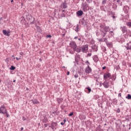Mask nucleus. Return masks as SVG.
Wrapping results in <instances>:
<instances>
[{
    "mask_svg": "<svg viewBox=\"0 0 131 131\" xmlns=\"http://www.w3.org/2000/svg\"><path fill=\"white\" fill-rule=\"evenodd\" d=\"M100 27L101 35L102 36V37H105V36H106V33H107V32H109L111 29L110 28H109V27H106L103 25H100Z\"/></svg>",
    "mask_w": 131,
    "mask_h": 131,
    "instance_id": "f257e3e1",
    "label": "nucleus"
},
{
    "mask_svg": "<svg viewBox=\"0 0 131 131\" xmlns=\"http://www.w3.org/2000/svg\"><path fill=\"white\" fill-rule=\"evenodd\" d=\"M70 46L75 52H77V53H80L81 52V48L80 47H77L75 41H71L70 43Z\"/></svg>",
    "mask_w": 131,
    "mask_h": 131,
    "instance_id": "f03ea898",
    "label": "nucleus"
},
{
    "mask_svg": "<svg viewBox=\"0 0 131 131\" xmlns=\"http://www.w3.org/2000/svg\"><path fill=\"white\" fill-rule=\"evenodd\" d=\"M27 20L30 22V24H34V17H33L30 14H28L26 16Z\"/></svg>",
    "mask_w": 131,
    "mask_h": 131,
    "instance_id": "7ed1b4c3",
    "label": "nucleus"
},
{
    "mask_svg": "<svg viewBox=\"0 0 131 131\" xmlns=\"http://www.w3.org/2000/svg\"><path fill=\"white\" fill-rule=\"evenodd\" d=\"M80 48L82 53H87L88 51H89V45H83Z\"/></svg>",
    "mask_w": 131,
    "mask_h": 131,
    "instance_id": "20e7f679",
    "label": "nucleus"
},
{
    "mask_svg": "<svg viewBox=\"0 0 131 131\" xmlns=\"http://www.w3.org/2000/svg\"><path fill=\"white\" fill-rule=\"evenodd\" d=\"M51 124V125L50 127H51L52 129H57V126H58V124L57 122H52Z\"/></svg>",
    "mask_w": 131,
    "mask_h": 131,
    "instance_id": "39448f33",
    "label": "nucleus"
},
{
    "mask_svg": "<svg viewBox=\"0 0 131 131\" xmlns=\"http://www.w3.org/2000/svg\"><path fill=\"white\" fill-rule=\"evenodd\" d=\"M109 77H111V74H110V73L104 74L103 78L104 79H105V80H106V79H108Z\"/></svg>",
    "mask_w": 131,
    "mask_h": 131,
    "instance_id": "423d86ee",
    "label": "nucleus"
},
{
    "mask_svg": "<svg viewBox=\"0 0 131 131\" xmlns=\"http://www.w3.org/2000/svg\"><path fill=\"white\" fill-rule=\"evenodd\" d=\"M85 72L86 73H88V74H90V73L92 72V69L91 68V67H90V66L88 65L87 68H85Z\"/></svg>",
    "mask_w": 131,
    "mask_h": 131,
    "instance_id": "0eeeda50",
    "label": "nucleus"
},
{
    "mask_svg": "<svg viewBox=\"0 0 131 131\" xmlns=\"http://www.w3.org/2000/svg\"><path fill=\"white\" fill-rule=\"evenodd\" d=\"M103 85L105 89H108L109 88V82L107 81V80H105L103 83Z\"/></svg>",
    "mask_w": 131,
    "mask_h": 131,
    "instance_id": "6e6552de",
    "label": "nucleus"
},
{
    "mask_svg": "<svg viewBox=\"0 0 131 131\" xmlns=\"http://www.w3.org/2000/svg\"><path fill=\"white\" fill-rule=\"evenodd\" d=\"M5 112H6L5 105H2L0 108V113H2V114H5Z\"/></svg>",
    "mask_w": 131,
    "mask_h": 131,
    "instance_id": "1a4fd4ad",
    "label": "nucleus"
},
{
    "mask_svg": "<svg viewBox=\"0 0 131 131\" xmlns=\"http://www.w3.org/2000/svg\"><path fill=\"white\" fill-rule=\"evenodd\" d=\"M3 34H4V35H6V36H10V33H11V31H7V30H4L3 31Z\"/></svg>",
    "mask_w": 131,
    "mask_h": 131,
    "instance_id": "9d476101",
    "label": "nucleus"
},
{
    "mask_svg": "<svg viewBox=\"0 0 131 131\" xmlns=\"http://www.w3.org/2000/svg\"><path fill=\"white\" fill-rule=\"evenodd\" d=\"M121 29L123 33H126L127 32V29H126V27H121Z\"/></svg>",
    "mask_w": 131,
    "mask_h": 131,
    "instance_id": "9b49d317",
    "label": "nucleus"
},
{
    "mask_svg": "<svg viewBox=\"0 0 131 131\" xmlns=\"http://www.w3.org/2000/svg\"><path fill=\"white\" fill-rule=\"evenodd\" d=\"M77 16H80L83 15V11L81 10H79L76 12Z\"/></svg>",
    "mask_w": 131,
    "mask_h": 131,
    "instance_id": "f8f14e48",
    "label": "nucleus"
},
{
    "mask_svg": "<svg viewBox=\"0 0 131 131\" xmlns=\"http://www.w3.org/2000/svg\"><path fill=\"white\" fill-rule=\"evenodd\" d=\"M89 6L88 5H84L83 6V11H84V12H86L87 11H89Z\"/></svg>",
    "mask_w": 131,
    "mask_h": 131,
    "instance_id": "ddd939ff",
    "label": "nucleus"
},
{
    "mask_svg": "<svg viewBox=\"0 0 131 131\" xmlns=\"http://www.w3.org/2000/svg\"><path fill=\"white\" fill-rule=\"evenodd\" d=\"M106 45L108 48H112L113 47V43L112 42H106Z\"/></svg>",
    "mask_w": 131,
    "mask_h": 131,
    "instance_id": "4468645a",
    "label": "nucleus"
},
{
    "mask_svg": "<svg viewBox=\"0 0 131 131\" xmlns=\"http://www.w3.org/2000/svg\"><path fill=\"white\" fill-rule=\"evenodd\" d=\"M93 60L95 62H97L99 61V57H98L97 55H94L93 57Z\"/></svg>",
    "mask_w": 131,
    "mask_h": 131,
    "instance_id": "2eb2a0df",
    "label": "nucleus"
},
{
    "mask_svg": "<svg viewBox=\"0 0 131 131\" xmlns=\"http://www.w3.org/2000/svg\"><path fill=\"white\" fill-rule=\"evenodd\" d=\"M123 11H124V13L125 14H127V13H128V7H127V6L124 7Z\"/></svg>",
    "mask_w": 131,
    "mask_h": 131,
    "instance_id": "dca6fc26",
    "label": "nucleus"
},
{
    "mask_svg": "<svg viewBox=\"0 0 131 131\" xmlns=\"http://www.w3.org/2000/svg\"><path fill=\"white\" fill-rule=\"evenodd\" d=\"M97 48V46H96L95 44L93 45L92 46V50H94V51L95 52H97V51H98V50H96V48Z\"/></svg>",
    "mask_w": 131,
    "mask_h": 131,
    "instance_id": "f3484780",
    "label": "nucleus"
},
{
    "mask_svg": "<svg viewBox=\"0 0 131 131\" xmlns=\"http://www.w3.org/2000/svg\"><path fill=\"white\" fill-rule=\"evenodd\" d=\"M62 8L63 9H66L67 8V4L66 2L62 3Z\"/></svg>",
    "mask_w": 131,
    "mask_h": 131,
    "instance_id": "a211bd4d",
    "label": "nucleus"
},
{
    "mask_svg": "<svg viewBox=\"0 0 131 131\" xmlns=\"http://www.w3.org/2000/svg\"><path fill=\"white\" fill-rule=\"evenodd\" d=\"M85 90L88 91V92H87L88 94H90L92 92V89L90 87L86 88Z\"/></svg>",
    "mask_w": 131,
    "mask_h": 131,
    "instance_id": "6ab92c4d",
    "label": "nucleus"
},
{
    "mask_svg": "<svg viewBox=\"0 0 131 131\" xmlns=\"http://www.w3.org/2000/svg\"><path fill=\"white\" fill-rule=\"evenodd\" d=\"M42 122L45 123H47V122H48V118L45 117L42 120Z\"/></svg>",
    "mask_w": 131,
    "mask_h": 131,
    "instance_id": "aec40b11",
    "label": "nucleus"
},
{
    "mask_svg": "<svg viewBox=\"0 0 131 131\" xmlns=\"http://www.w3.org/2000/svg\"><path fill=\"white\" fill-rule=\"evenodd\" d=\"M33 104H39V102H38L37 100L34 99L33 100Z\"/></svg>",
    "mask_w": 131,
    "mask_h": 131,
    "instance_id": "412c9836",
    "label": "nucleus"
},
{
    "mask_svg": "<svg viewBox=\"0 0 131 131\" xmlns=\"http://www.w3.org/2000/svg\"><path fill=\"white\" fill-rule=\"evenodd\" d=\"M62 101H63V99H62V98H57V101L58 102V103L59 104H60V103H61V102H62Z\"/></svg>",
    "mask_w": 131,
    "mask_h": 131,
    "instance_id": "4be33fe9",
    "label": "nucleus"
},
{
    "mask_svg": "<svg viewBox=\"0 0 131 131\" xmlns=\"http://www.w3.org/2000/svg\"><path fill=\"white\" fill-rule=\"evenodd\" d=\"M24 21H25V18H24V17H23V16H21V17L20 18L21 23H23V22H24Z\"/></svg>",
    "mask_w": 131,
    "mask_h": 131,
    "instance_id": "5701e85b",
    "label": "nucleus"
},
{
    "mask_svg": "<svg viewBox=\"0 0 131 131\" xmlns=\"http://www.w3.org/2000/svg\"><path fill=\"white\" fill-rule=\"evenodd\" d=\"M127 50H131V46L129 45V43H127V47H126Z\"/></svg>",
    "mask_w": 131,
    "mask_h": 131,
    "instance_id": "b1692460",
    "label": "nucleus"
},
{
    "mask_svg": "<svg viewBox=\"0 0 131 131\" xmlns=\"http://www.w3.org/2000/svg\"><path fill=\"white\" fill-rule=\"evenodd\" d=\"M96 131H101V125H99L96 129Z\"/></svg>",
    "mask_w": 131,
    "mask_h": 131,
    "instance_id": "393cba45",
    "label": "nucleus"
},
{
    "mask_svg": "<svg viewBox=\"0 0 131 131\" xmlns=\"http://www.w3.org/2000/svg\"><path fill=\"white\" fill-rule=\"evenodd\" d=\"M126 98L128 99V100H130V99H131V95H130V94H128L127 96L126 97Z\"/></svg>",
    "mask_w": 131,
    "mask_h": 131,
    "instance_id": "a878e982",
    "label": "nucleus"
},
{
    "mask_svg": "<svg viewBox=\"0 0 131 131\" xmlns=\"http://www.w3.org/2000/svg\"><path fill=\"white\" fill-rule=\"evenodd\" d=\"M10 70L14 71V69H16V67H14L13 66H12L10 68Z\"/></svg>",
    "mask_w": 131,
    "mask_h": 131,
    "instance_id": "bb28decb",
    "label": "nucleus"
},
{
    "mask_svg": "<svg viewBox=\"0 0 131 131\" xmlns=\"http://www.w3.org/2000/svg\"><path fill=\"white\" fill-rule=\"evenodd\" d=\"M110 34H111V35L112 36H114V33L113 32V31H111L109 32Z\"/></svg>",
    "mask_w": 131,
    "mask_h": 131,
    "instance_id": "cd10ccee",
    "label": "nucleus"
},
{
    "mask_svg": "<svg viewBox=\"0 0 131 131\" xmlns=\"http://www.w3.org/2000/svg\"><path fill=\"white\" fill-rule=\"evenodd\" d=\"M78 28H79V26L78 25H77L76 28L75 29V31L76 32H77L78 31Z\"/></svg>",
    "mask_w": 131,
    "mask_h": 131,
    "instance_id": "c85d7f7f",
    "label": "nucleus"
},
{
    "mask_svg": "<svg viewBox=\"0 0 131 131\" xmlns=\"http://www.w3.org/2000/svg\"><path fill=\"white\" fill-rule=\"evenodd\" d=\"M126 25L127 26H129V27H131V22H127V23H126Z\"/></svg>",
    "mask_w": 131,
    "mask_h": 131,
    "instance_id": "c756f323",
    "label": "nucleus"
},
{
    "mask_svg": "<svg viewBox=\"0 0 131 131\" xmlns=\"http://www.w3.org/2000/svg\"><path fill=\"white\" fill-rule=\"evenodd\" d=\"M103 39V41L104 42H105L106 43H107V42H108V41L107 40V38H104Z\"/></svg>",
    "mask_w": 131,
    "mask_h": 131,
    "instance_id": "7c9ffc66",
    "label": "nucleus"
},
{
    "mask_svg": "<svg viewBox=\"0 0 131 131\" xmlns=\"http://www.w3.org/2000/svg\"><path fill=\"white\" fill-rule=\"evenodd\" d=\"M4 114H6L7 117H9V114H8V112H7V110H5V112H4Z\"/></svg>",
    "mask_w": 131,
    "mask_h": 131,
    "instance_id": "2f4dec72",
    "label": "nucleus"
},
{
    "mask_svg": "<svg viewBox=\"0 0 131 131\" xmlns=\"http://www.w3.org/2000/svg\"><path fill=\"white\" fill-rule=\"evenodd\" d=\"M98 41H99V42H104V40L102 38L99 39L98 40Z\"/></svg>",
    "mask_w": 131,
    "mask_h": 131,
    "instance_id": "473e14b6",
    "label": "nucleus"
},
{
    "mask_svg": "<svg viewBox=\"0 0 131 131\" xmlns=\"http://www.w3.org/2000/svg\"><path fill=\"white\" fill-rule=\"evenodd\" d=\"M106 2H107V0H102V5H105Z\"/></svg>",
    "mask_w": 131,
    "mask_h": 131,
    "instance_id": "72a5a7b5",
    "label": "nucleus"
},
{
    "mask_svg": "<svg viewBox=\"0 0 131 131\" xmlns=\"http://www.w3.org/2000/svg\"><path fill=\"white\" fill-rule=\"evenodd\" d=\"M117 113H120V108H117Z\"/></svg>",
    "mask_w": 131,
    "mask_h": 131,
    "instance_id": "f704fd0d",
    "label": "nucleus"
},
{
    "mask_svg": "<svg viewBox=\"0 0 131 131\" xmlns=\"http://www.w3.org/2000/svg\"><path fill=\"white\" fill-rule=\"evenodd\" d=\"M36 28H37V30H40V27L39 26H36Z\"/></svg>",
    "mask_w": 131,
    "mask_h": 131,
    "instance_id": "c9c22d12",
    "label": "nucleus"
},
{
    "mask_svg": "<svg viewBox=\"0 0 131 131\" xmlns=\"http://www.w3.org/2000/svg\"><path fill=\"white\" fill-rule=\"evenodd\" d=\"M73 112H71V113L69 114V116H72L73 115Z\"/></svg>",
    "mask_w": 131,
    "mask_h": 131,
    "instance_id": "e433bc0d",
    "label": "nucleus"
},
{
    "mask_svg": "<svg viewBox=\"0 0 131 131\" xmlns=\"http://www.w3.org/2000/svg\"><path fill=\"white\" fill-rule=\"evenodd\" d=\"M91 56H92V53H88L87 57H91Z\"/></svg>",
    "mask_w": 131,
    "mask_h": 131,
    "instance_id": "4c0bfd02",
    "label": "nucleus"
},
{
    "mask_svg": "<svg viewBox=\"0 0 131 131\" xmlns=\"http://www.w3.org/2000/svg\"><path fill=\"white\" fill-rule=\"evenodd\" d=\"M82 24H83V23H84V22H85V20H84V18H83L82 19Z\"/></svg>",
    "mask_w": 131,
    "mask_h": 131,
    "instance_id": "58836bf2",
    "label": "nucleus"
},
{
    "mask_svg": "<svg viewBox=\"0 0 131 131\" xmlns=\"http://www.w3.org/2000/svg\"><path fill=\"white\" fill-rule=\"evenodd\" d=\"M93 2V0H88V3H89V4L90 3H92Z\"/></svg>",
    "mask_w": 131,
    "mask_h": 131,
    "instance_id": "ea45409f",
    "label": "nucleus"
},
{
    "mask_svg": "<svg viewBox=\"0 0 131 131\" xmlns=\"http://www.w3.org/2000/svg\"><path fill=\"white\" fill-rule=\"evenodd\" d=\"M116 69L117 70H118V69H119V66H117V67H116Z\"/></svg>",
    "mask_w": 131,
    "mask_h": 131,
    "instance_id": "a19ab883",
    "label": "nucleus"
},
{
    "mask_svg": "<svg viewBox=\"0 0 131 131\" xmlns=\"http://www.w3.org/2000/svg\"><path fill=\"white\" fill-rule=\"evenodd\" d=\"M23 120H24V121H25V120H26V118L24 117H23Z\"/></svg>",
    "mask_w": 131,
    "mask_h": 131,
    "instance_id": "79ce46f5",
    "label": "nucleus"
},
{
    "mask_svg": "<svg viewBox=\"0 0 131 131\" xmlns=\"http://www.w3.org/2000/svg\"><path fill=\"white\" fill-rule=\"evenodd\" d=\"M47 37L49 38V37H52V36L51 35H48L47 36Z\"/></svg>",
    "mask_w": 131,
    "mask_h": 131,
    "instance_id": "37998d69",
    "label": "nucleus"
},
{
    "mask_svg": "<svg viewBox=\"0 0 131 131\" xmlns=\"http://www.w3.org/2000/svg\"><path fill=\"white\" fill-rule=\"evenodd\" d=\"M74 77H75V78H77V77H78V75H75Z\"/></svg>",
    "mask_w": 131,
    "mask_h": 131,
    "instance_id": "c03bdc74",
    "label": "nucleus"
},
{
    "mask_svg": "<svg viewBox=\"0 0 131 131\" xmlns=\"http://www.w3.org/2000/svg\"><path fill=\"white\" fill-rule=\"evenodd\" d=\"M86 63H87V64H88V65H90L91 63H90V62H89V60H87L86 61Z\"/></svg>",
    "mask_w": 131,
    "mask_h": 131,
    "instance_id": "a18cd8bd",
    "label": "nucleus"
},
{
    "mask_svg": "<svg viewBox=\"0 0 131 131\" xmlns=\"http://www.w3.org/2000/svg\"><path fill=\"white\" fill-rule=\"evenodd\" d=\"M60 124H61V125H64V124H65V122H61V123H60Z\"/></svg>",
    "mask_w": 131,
    "mask_h": 131,
    "instance_id": "49530a36",
    "label": "nucleus"
},
{
    "mask_svg": "<svg viewBox=\"0 0 131 131\" xmlns=\"http://www.w3.org/2000/svg\"><path fill=\"white\" fill-rule=\"evenodd\" d=\"M128 117V118H129V119H130L131 118V116L130 115H127V116H126V117Z\"/></svg>",
    "mask_w": 131,
    "mask_h": 131,
    "instance_id": "de8ad7c7",
    "label": "nucleus"
},
{
    "mask_svg": "<svg viewBox=\"0 0 131 131\" xmlns=\"http://www.w3.org/2000/svg\"><path fill=\"white\" fill-rule=\"evenodd\" d=\"M16 60H20L21 59V56H20V58H18V57L15 58Z\"/></svg>",
    "mask_w": 131,
    "mask_h": 131,
    "instance_id": "09e8293b",
    "label": "nucleus"
},
{
    "mask_svg": "<svg viewBox=\"0 0 131 131\" xmlns=\"http://www.w3.org/2000/svg\"><path fill=\"white\" fill-rule=\"evenodd\" d=\"M61 17H65V14H64V13H62Z\"/></svg>",
    "mask_w": 131,
    "mask_h": 131,
    "instance_id": "8fccbe9b",
    "label": "nucleus"
},
{
    "mask_svg": "<svg viewBox=\"0 0 131 131\" xmlns=\"http://www.w3.org/2000/svg\"><path fill=\"white\" fill-rule=\"evenodd\" d=\"M105 69H106V67H102V70H105Z\"/></svg>",
    "mask_w": 131,
    "mask_h": 131,
    "instance_id": "3c124183",
    "label": "nucleus"
},
{
    "mask_svg": "<svg viewBox=\"0 0 131 131\" xmlns=\"http://www.w3.org/2000/svg\"><path fill=\"white\" fill-rule=\"evenodd\" d=\"M70 53L71 54H74V52L73 51H70Z\"/></svg>",
    "mask_w": 131,
    "mask_h": 131,
    "instance_id": "603ef678",
    "label": "nucleus"
},
{
    "mask_svg": "<svg viewBox=\"0 0 131 131\" xmlns=\"http://www.w3.org/2000/svg\"><path fill=\"white\" fill-rule=\"evenodd\" d=\"M118 97H121V93H119V94Z\"/></svg>",
    "mask_w": 131,
    "mask_h": 131,
    "instance_id": "864d4df0",
    "label": "nucleus"
},
{
    "mask_svg": "<svg viewBox=\"0 0 131 131\" xmlns=\"http://www.w3.org/2000/svg\"><path fill=\"white\" fill-rule=\"evenodd\" d=\"M6 61H7V62H9V58H7V59H6Z\"/></svg>",
    "mask_w": 131,
    "mask_h": 131,
    "instance_id": "5fc2aeb1",
    "label": "nucleus"
},
{
    "mask_svg": "<svg viewBox=\"0 0 131 131\" xmlns=\"http://www.w3.org/2000/svg\"><path fill=\"white\" fill-rule=\"evenodd\" d=\"M44 125H45V127H48V124H45Z\"/></svg>",
    "mask_w": 131,
    "mask_h": 131,
    "instance_id": "6e6d98bb",
    "label": "nucleus"
},
{
    "mask_svg": "<svg viewBox=\"0 0 131 131\" xmlns=\"http://www.w3.org/2000/svg\"><path fill=\"white\" fill-rule=\"evenodd\" d=\"M23 129H24V128H23V127H21V128H20V130H23Z\"/></svg>",
    "mask_w": 131,
    "mask_h": 131,
    "instance_id": "4d7b16f0",
    "label": "nucleus"
},
{
    "mask_svg": "<svg viewBox=\"0 0 131 131\" xmlns=\"http://www.w3.org/2000/svg\"><path fill=\"white\" fill-rule=\"evenodd\" d=\"M120 2V0H117V3H119Z\"/></svg>",
    "mask_w": 131,
    "mask_h": 131,
    "instance_id": "13d9d810",
    "label": "nucleus"
},
{
    "mask_svg": "<svg viewBox=\"0 0 131 131\" xmlns=\"http://www.w3.org/2000/svg\"><path fill=\"white\" fill-rule=\"evenodd\" d=\"M70 73V72H68V73H67V75H69Z\"/></svg>",
    "mask_w": 131,
    "mask_h": 131,
    "instance_id": "bf43d9fd",
    "label": "nucleus"
},
{
    "mask_svg": "<svg viewBox=\"0 0 131 131\" xmlns=\"http://www.w3.org/2000/svg\"><path fill=\"white\" fill-rule=\"evenodd\" d=\"M78 37L77 36L75 37L74 39H77Z\"/></svg>",
    "mask_w": 131,
    "mask_h": 131,
    "instance_id": "052dcab7",
    "label": "nucleus"
},
{
    "mask_svg": "<svg viewBox=\"0 0 131 131\" xmlns=\"http://www.w3.org/2000/svg\"><path fill=\"white\" fill-rule=\"evenodd\" d=\"M63 122H64V123H65V122H66V119L63 120Z\"/></svg>",
    "mask_w": 131,
    "mask_h": 131,
    "instance_id": "680f3d73",
    "label": "nucleus"
},
{
    "mask_svg": "<svg viewBox=\"0 0 131 131\" xmlns=\"http://www.w3.org/2000/svg\"><path fill=\"white\" fill-rule=\"evenodd\" d=\"M119 5H120V6H122V2H121V3H119Z\"/></svg>",
    "mask_w": 131,
    "mask_h": 131,
    "instance_id": "e2e57ef3",
    "label": "nucleus"
},
{
    "mask_svg": "<svg viewBox=\"0 0 131 131\" xmlns=\"http://www.w3.org/2000/svg\"><path fill=\"white\" fill-rule=\"evenodd\" d=\"M113 19H115V18H116V17H115V16H113Z\"/></svg>",
    "mask_w": 131,
    "mask_h": 131,
    "instance_id": "0e129e2a",
    "label": "nucleus"
},
{
    "mask_svg": "<svg viewBox=\"0 0 131 131\" xmlns=\"http://www.w3.org/2000/svg\"><path fill=\"white\" fill-rule=\"evenodd\" d=\"M14 2V0H11V3H13Z\"/></svg>",
    "mask_w": 131,
    "mask_h": 131,
    "instance_id": "69168bd1",
    "label": "nucleus"
},
{
    "mask_svg": "<svg viewBox=\"0 0 131 131\" xmlns=\"http://www.w3.org/2000/svg\"><path fill=\"white\" fill-rule=\"evenodd\" d=\"M20 55H23V52H21V53H20Z\"/></svg>",
    "mask_w": 131,
    "mask_h": 131,
    "instance_id": "338daca9",
    "label": "nucleus"
},
{
    "mask_svg": "<svg viewBox=\"0 0 131 131\" xmlns=\"http://www.w3.org/2000/svg\"><path fill=\"white\" fill-rule=\"evenodd\" d=\"M100 86H102V83H100Z\"/></svg>",
    "mask_w": 131,
    "mask_h": 131,
    "instance_id": "774afa93",
    "label": "nucleus"
}]
</instances>
